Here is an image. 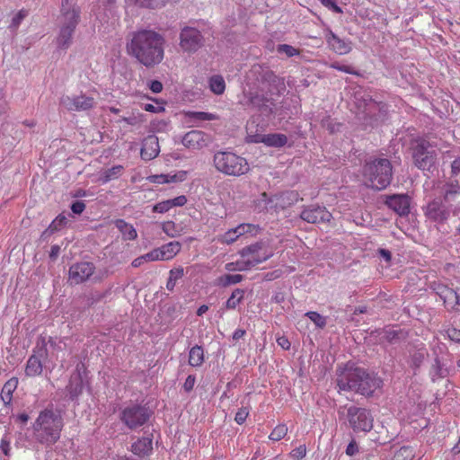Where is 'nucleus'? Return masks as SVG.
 Returning <instances> with one entry per match:
<instances>
[{"label":"nucleus","mask_w":460,"mask_h":460,"mask_svg":"<svg viewBox=\"0 0 460 460\" xmlns=\"http://www.w3.org/2000/svg\"><path fill=\"white\" fill-rule=\"evenodd\" d=\"M164 38L152 30H141L133 33L127 43L128 55L146 67H154L164 58Z\"/></svg>","instance_id":"f257e3e1"},{"label":"nucleus","mask_w":460,"mask_h":460,"mask_svg":"<svg viewBox=\"0 0 460 460\" xmlns=\"http://www.w3.org/2000/svg\"><path fill=\"white\" fill-rule=\"evenodd\" d=\"M382 383L376 375L367 373L360 367H354L350 364H346L337 370V385L340 391H352L370 396L381 387Z\"/></svg>","instance_id":"f03ea898"},{"label":"nucleus","mask_w":460,"mask_h":460,"mask_svg":"<svg viewBox=\"0 0 460 460\" xmlns=\"http://www.w3.org/2000/svg\"><path fill=\"white\" fill-rule=\"evenodd\" d=\"M63 427L61 414L53 408H46L40 411L32 424L34 438L41 445L52 446L59 440Z\"/></svg>","instance_id":"7ed1b4c3"},{"label":"nucleus","mask_w":460,"mask_h":460,"mask_svg":"<svg viewBox=\"0 0 460 460\" xmlns=\"http://www.w3.org/2000/svg\"><path fill=\"white\" fill-rule=\"evenodd\" d=\"M273 252L264 242H256L240 251V259L226 265L229 271L247 270L272 257Z\"/></svg>","instance_id":"20e7f679"},{"label":"nucleus","mask_w":460,"mask_h":460,"mask_svg":"<svg viewBox=\"0 0 460 460\" xmlns=\"http://www.w3.org/2000/svg\"><path fill=\"white\" fill-rule=\"evenodd\" d=\"M366 184L375 190H384L392 181L393 167L386 158H378L367 162L363 166Z\"/></svg>","instance_id":"39448f33"},{"label":"nucleus","mask_w":460,"mask_h":460,"mask_svg":"<svg viewBox=\"0 0 460 460\" xmlns=\"http://www.w3.org/2000/svg\"><path fill=\"white\" fill-rule=\"evenodd\" d=\"M214 164L217 171L230 176H241L250 170L246 159L233 152H217L214 155Z\"/></svg>","instance_id":"423d86ee"},{"label":"nucleus","mask_w":460,"mask_h":460,"mask_svg":"<svg viewBox=\"0 0 460 460\" xmlns=\"http://www.w3.org/2000/svg\"><path fill=\"white\" fill-rule=\"evenodd\" d=\"M80 21V9L73 7L70 11H60L59 33L57 45L61 49H66L72 43L73 34Z\"/></svg>","instance_id":"0eeeda50"},{"label":"nucleus","mask_w":460,"mask_h":460,"mask_svg":"<svg viewBox=\"0 0 460 460\" xmlns=\"http://www.w3.org/2000/svg\"><path fill=\"white\" fill-rule=\"evenodd\" d=\"M413 163L420 170H429L436 163L437 151L430 142L420 137L411 143Z\"/></svg>","instance_id":"6e6552de"},{"label":"nucleus","mask_w":460,"mask_h":460,"mask_svg":"<svg viewBox=\"0 0 460 460\" xmlns=\"http://www.w3.org/2000/svg\"><path fill=\"white\" fill-rule=\"evenodd\" d=\"M349 426L354 432H369L373 428L374 419L370 411L365 408L350 406L347 413Z\"/></svg>","instance_id":"1a4fd4ad"},{"label":"nucleus","mask_w":460,"mask_h":460,"mask_svg":"<svg viewBox=\"0 0 460 460\" xmlns=\"http://www.w3.org/2000/svg\"><path fill=\"white\" fill-rule=\"evenodd\" d=\"M150 411L141 405L125 407L120 413L121 421L130 429L143 426L150 418Z\"/></svg>","instance_id":"9d476101"},{"label":"nucleus","mask_w":460,"mask_h":460,"mask_svg":"<svg viewBox=\"0 0 460 460\" xmlns=\"http://www.w3.org/2000/svg\"><path fill=\"white\" fill-rule=\"evenodd\" d=\"M59 103L68 111H87L96 105L95 99L84 93L79 95H64L60 98Z\"/></svg>","instance_id":"9b49d317"},{"label":"nucleus","mask_w":460,"mask_h":460,"mask_svg":"<svg viewBox=\"0 0 460 460\" xmlns=\"http://www.w3.org/2000/svg\"><path fill=\"white\" fill-rule=\"evenodd\" d=\"M95 271L93 262L81 261L74 263L68 270V280L72 285H79L87 281Z\"/></svg>","instance_id":"f8f14e48"},{"label":"nucleus","mask_w":460,"mask_h":460,"mask_svg":"<svg viewBox=\"0 0 460 460\" xmlns=\"http://www.w3.org/2000/svg\"><path fill=\"white\" fill-rule=\"evenodd\" d=\"M300 217L310 224H320L330 222L332 215L324 207L310 205L302 210Z\"/></svg>","instance_id":"ddd939ff"},{"label":"nucleus","mask_w":460,"mask_h":460,"mask_svg":"<svg viewBox=\"0 0 460 460\" xmlns=\"http://www.w3.org/2000/svg\"><path fill=\"white\" fill-rule=\"evenodd\" d=\"M324 39L328 48L338 55L349 54L352 49L351 41L340 38L330 29L325 31Z\"/></svg>","instance_id":"4468645a"},{"label":"nucleus","mask_w":460,"mask_h":460,"mask_svg":"<svg viewBox=\"0 0 460 460\" xmlns=\"http://www.w3.org/2000/svg\"><path fill=\"white\" fill-rule=\"evenodd\" d=\"M180 39V46L184 51H196L199 47L200 32L197 28L185 27L181 32Z\"/></svg>","instance_id":"2eb2a0df"},{"label":"nucleus","mask_w":460,"mask_h":460,"mask_svg":"<svg viewBox=\"0 0 460 460\" xmlns=\"http://www.w3.org/2000/svg\"><path fill=\"white\" fill-rule=\"evenodd\" d=\"M247 139L252 143H263L272 147H282L288 143L287 136L280 133L248 136Z\"/></svg>","instance_id":"dca6fc26"},{"label":"nucleus","mask_w":460,"mask_h":460,"mask_svg":"<svg viewBox=\"0 0 460 460\" xmlns=\"http://www.w3.org/2000/svg\"><path fill=\"white\" fill-rule=\"evenodd\" d=\"M181 244L177 241L170 242L162 245L159 248L152 250L154 260L155 261H169L174 258L181 251Z\"/></svg>","instance_id":"f3484780"},{"label":"nucleus","mask_w":460,"mask_h":460,"mask_svg":"<svg viewBox=\"0 0 460 460\" xmlns=\"http://www.w3.org/2000/svg\"><path fill=\"white\" fill-rule=\"evenodd\" d=\"M425 215L430 220L443 222L447 219L449 211L440 199H434L427 205Z\"/></svg>","instance_id":"a211bd4d"},{"label":"nucleus","mask_w":460,"mask_h":460,"mask_svg":"<svg viewBox=\"0 0 460 460\" xmlns=\"http://www.w3.org/2000/svg\"><path fill=\"white\" fill-rule=\"evenodd\" d=\"M431 289L443 300L445 307L451 311L452 305L456 298L457 293L453 288L441 282L434 281L430 284Z\"/></svg>","instance_id":"6ab92c4d"},{"label":"nucleus","mask_w":460,"mask_h":460,"mask_svg":"<svg viewBox=\"0 0 460 460\" xmlns=\"http://www.w3.org/2000/svg\"><path fill=\"white\" fill-rule=\"evenodd\" d=\"M187 171H178L174 173L152 174L146 177V181L154 184L177 183L187 179Z\"/></svg>","instance_id":"aec40b11"},{"label":"nucleus","mask_w":460,"mask_h":460,"mask_svg":"<svg viewBox=\"0 0 460 460\" xmlns=\"http://www.w3.org/2000/svg\"><path fill=\"white\" fill-rule=\"evenodd\" d=\"M385 203L400 216L408 215L410 212V199L407 195L396 194L390 196Z\"/></svg>","instance_id":"412c9836"},{"label":"nucleus","mask_w":460,"mask_h":460,"mask_svg":"<svg viewBox=\"0 0 460 460\" xmlns=\"http://www.w3.org/2000/svg\"><path fill=\"white\" fill-rule=\"evenodd\" d=\"M159 151L158 138L155 136L151 135L144 139L140 151L142 159L150 161L158 155Z\"/></svg>","instance_id":"4be33fe9"},{"label":"nucleus","mask_w":460,"mask_h":460,"mask_svg":"<svg viewBox=\"0 0 460 460\" xmlns=\"http://www.w3.org/2000/svg\"><path fill=\"white\" fill-rule=\"evenodd\" d=\"M152 434L150 437H144L138 438L136 442L131 445V452L139 456L145 457L152 454L153 451V438Z\"/></svg>","instance_id":"5701e85b"},{"label":"nucleus","mask_w":460,"mask_h":460,"mask_svg":"<svg viewBox=\"0 0 460 460\" xmlns=\"http://www.w3.org/2000/svg\"><path fill=\"white\" fill-rule=\"evenodd\" d=\"M187 203V198L184 195L178 196L172 199L163 200L156 203L152 210L155 213H165L174 207H182Z\"/></svg>","instance_id":"b1692460"},{"label":"nucleus","mask_w":460,"mask_h":460,"mask_svg":"<svg viewBox=\"0 0 460 460\" xmlns=\"http://www.w3.org/2000/svg\"><path fill=\"white\" fill-rule=\"evenodd\" d=\"M43 371V365L40 358L32 354L29 357L26 367H25V375L30 377H34L40 376Z\"/></svg>","instance_id":"393cba45"},{"label":"nucleus","mask_w":460,"mask_h":460,"mask_svg":"<svg viewBox=\"0 0 460 460\" xmlns=\"http://www.w3.org/2000/svg\"><path fill=\"white\" fill-rule=\"evenodd\" d=\"M114 225L118 228V230L121 233L124 240L133 241V240L137 239V230L131 224H128V222H126L123 219H116L114 221Z\"/></svg>","instance_id":"a878e982"},{"label":"nucleus","mask_w":460,"mask_h":460,"mask_svg":"<svg viewBox=\"0 0 460 460\" xmlns=\"http://www.w3.org/2000/svg\"><path fill=\"white\" fill-rule=\"evenodd\" d=\"M68 220L67 217L63 215L59 214L48 226L46 230L43 231L41 237L47 238L50 235H52L54 233L60 231L62 228H64Z\"/></svg>","instance_id":"bb28decb"},{"label":"nucleus","mask_w":460,"mask_h":460,"mask_svg":"<svg viewBox=\"0 0 460 460\" xmlns=\"http://www.w3.org/2000/svg\"><path fill=\"white\" fill-rule=\"evenodd\" d=\"M17 385V378H11L4 385L0 396L4 404L11 403L13 394L15 391Z\"/></svg>","instance_id":"cd10ccee"},{"label":"nucleus","mask_w":460,"mask_h":460,"mask_svg":"<svg viewBox=\"0 0 460 460\" xmlns=\"http://www.w3.org/2000/svg\"><path fill=\"white\" fill-rule=\"evenodd\" d=\"M124 172L123 165H115L103 171L100 176L102 183H107L111 181L119 179Z\"/></svg>","instance_id":"c85d7f7f"},{"label":"nucleus","mask_w":460,"mask_h":460,"mask_svg":"<svg viewBox=\"0 0 460 460\" xmlns=\"http://www.w3.org/2000/svg\"><path fill=\"white\" fill-rule=\"evenodd\" d=\"M66 389L72 399H75L81 394L83 392V381L79 373L71 376Z\"/></svg>","instance_id":"c756f323"},{"label":"nucleus","mask_w":460,"mask_h":460,"mask_svg":"<svg viewBox=\"0 0 460 460\" xmlns=\"http://www.w3.org/2000/svg\"><path fill=\"white\" fill-rule=\"evenodd\" d=\"M237 234L245 237H252L256 236L260 234L261 228L259 225L255 224H249V223H243L238 225L236 227Z\"/></svg>","instance_id":"7c9ffc66"},{"label":"nucleus","mask_w":460,"mask_h":460,"mask_svg":"<svg viewBox=\"0 0 460 460\" xmlns=\"http://www.w3.org/2000/svg\"><path fill=\"white\" fill-rule=\"evenodd\" d=\"M209 89L215 94H223L226 90V83L222 75H216L209 78Z\"/></svg>","instance_id":"2f4dec72"},{"label":"nucleus","mask_w":460,"mask_h":460,"mask_svg":"<svg viewBox=\"0 0 460 460\" xmlns=\"http://www.w3.org/2000/svg\"><path fill=\"white\" fill-rule=\"evenodd\" d=\"M201 142V132L199 130H191L185 134L182 143L189 148H195L199 146Z\"/></svg>","instance_id":"473e14b6"},{"label":"nucleus","mask_w":460,"mask_h":460,"mask_svg":"<svg viewBox=\"0 0 460 460\" xmlns=\"http://www.w3.org/2000/svg\"><path fill=\"white\" fill-rule=\"evenodd\" d=\"M184 275V270L182 267L172 269L169 271V278L166 283V288L169 291H172L175 288L176 282L181 279Z\"/></svg>","instance_id":"72a5a7b5"},{"label":"nucleus","mask_w":460,"mask_h":460,"mask_svg":"<svg viewBox=\"0 0 460 460\" xmlns=\"http://www.w3.org/2000/svg\"><path fill=\"white\" fill-rule=\"evenodd\" d=\"M414 457L415 452L413 447L403 446L394 453L392 460H413Z\"/></svg>","instance_id":"f704fd0d"},{"label":"nucleus","mask_w":460,"mask_h":460,"mask_svg":"<svg viewBox=\"0 0 460 460\" xmlns=\"http://www.w3.org/2000/svg\"><path fill=\"white\" fill-rule=\"evenodd\" d=\"M288 431V428L285 423L278 424L269 435V438L274 442H278L287 436Z\"/></svg>","instance_id":"c9c22d12"},{"label":"nucleus","mask_w":460,"mask_h":460,"mask_svg":"<svg viewBox=\"0 0 460 460\" xmlns=\"http://www.w3.org/2000/svg\"><path fill=\"white\" fill-rule=\"evenodd\" d=\"M163 232L169 237H176L181 234V229L173 221H165L162 224Z\"/></svg>","instance_id":"e433bc0d"},{"label":"nucleus","mask_w":460,"mask_h":460,"mask_svg":"<svg viewBox=\"0 0 460 460\" xmlns=\"http://www.w3.org/2000/svg\"><path fill=\"white\" fill-rule=\"evenodd\" d=\"M244 292L242 289H235L231 296L226 301V307L228 309H234L243 298Z\"/></svg>","instance_id":"4c0bfd02"},{"label":"nucleus","mask_w":460,"mask_h":460,"mask_svg":"<svg viewBox=\"0 0 460 460\" xmlns=\"http://www.w3.org/2000/svg\"><path fill=\"white\" fill-rule=\"evenodd\" d=\"M189 363L192 367H199L201 365V347L195 346L190 349Z\"/></svg>","instance_id":"58836bf2"},{"label":"nucleus","mask_w":460,"mask_h":460,"mask_svg":"<svg viewBox=\"0 0 460 460\" xmlns=\"http://www.w3.org/2000/svg\"><path fill=\"white\" fill-rule=\"evenodd\" d=\"M238 238H240V235L237 234L236 228H232L226 231L224 234H222L219 238V240L223 243L230 244L235 242Z\"/></svg>","instance_id":"ea45409f"},{"label":"nucleus","mask_w":460,"mask_h":460,"mask_svg":"<svg viewBox=\"0 0 460 460\" xmlns=\"http://www.w3.org/2000/svg\"><path fill=\"white\" fill-rule=\"evenodd\" d=\"M305 316H307L319 328H323L326 325L325 318L317 312H307Z\"/></svg>","instance_id":"a19ab883"},{"label":"nucleus","mask_w":460,"mask_h":460,"mask_svg":"<svg viewBox=\"0 0 460 460\" xmlns=\"http://www.w3.org/2000/svg\"><path fill=\"white\" fill-rule=\"evenodd\" d=\"M28 15V11L25 9L20 10L12 19L10 28L17 30L23 19Z\"/></svg>","instance_id":"79ce46f5"},{"label":"nucleus","mask_w":460,"mask_h":460,"mask_svg":"<svg viewBox=\"0 0 460 460\" xmlns=\"http://www.w3.org/2000/svg\"><path fill=\"white\" fill-rule=\"evenodd\" d=\"M146 261H155L152 251L133 260V261L131 262V265L134 268H138L144 262H146Z\"/></svg>","instance_id":"37998d69"},{"label":"nucleus","mask_w":460,"mask_h":460,"mask_svg":"<svg viewBox=\"0 0 460 460\" xmlns=\"http://www.w3.org/2000/svg\"><path fill=\"white\" fill-rule=\"evenodd\" d=\"M278 52L285 53L288 57L299 55V50L288 44H280L278 46Z\"/></svg>","instance_id":"c03bdc74"},{"label":"nucleus","mask_w":460,"mask_h":460,"mask_svg":"<svg viewBox=\"0 0 460 460\" xmlns=\"http://www.w3.org/2000/svg\"><path fill=\"white\" fill-rule=\"evenodd\" d=\"M249 409L247 407H242L240 408L234 417V420L238 424H243L246 420L247 417L249 416Z\"/></svg>","instance_id":"a18cd8bd"},{"label":"nucleus","mask_w":460,"mask_h":460,"mask_svg":"<svg viewBox=\"0 0 460 460\" xmlns=\"http://www.w3.org/2000/svg\"><path fill=\"white\" fill-rule=\"evenodd\" d=\"M330 67L334 68L339 71H341V72H344L346 74L358 75L357 71H355L352 66H346V65H341L338 62L332 63L330 65Z\"/></svg>","instance_id":"49530a36"},{"label":"nucleus","mask_w":460,"mask_h":460,"mask_svg":"<svg viewBox=\"0 0 460 460\" xmlns=\"http://www.w3.org/2000/svg\"><path fill=\"white\" fill-rule=\"evenodd\" d=\"M306 455V447L305 445H300L299 447L294 448L290 452V456L294 459L300 460L304 458Z\"/></svg>","instance_id":"de8ad7c7"},{"label":"nucleus","mask_w":460,"mask_h":460,"mask_svg":"<svg viewBox=\"0 0 460 460\" xmlns=\"http://www.w3.org/2000/svg\"><path fill=\"white\" fill-rule=\"evenodd\" d=\"M323 5L335 13H342V9L335 3L334 0H319Z\"/></svg>","instance_id":"09e8293b"},{"label":"nucleus","mask_w":460,"mask_h":460,"mask_svg":"<svg viewBox=\"0 0 460 460\" xmlns=\"http://www.w3.org/2000/svg\"><path fill=\"white\" fill-rule=\"evenodd\" d=\"M447 337L455 342H460V330L455 327H450L446 331Z\"/></svg>","instance_id":"8fccbe9b"},{"label":"nucleus","mask_w":460,"mask_h":460,"mask_svg":"<svg viewBox=\"0 0 460 460\" xmlns=\"http://www.w3.org/2000/svg\"><path fill=\"white\" fill-rule=\"evenodd\" d=\"M84 209H85V203L84 201L77 200V201H75L74 203H72V205H71V210L75 214L80 215L84 212Z\"/></svg>","instance_id":"3c124183"},{"label":"nucleus","mask_w":460,"mask_h":460,"mask_svg":"<svg viewBox=\"0 0 460 460\" xmlns=\"http://www.w3.org/2000/svg\"><path fill=\"white\" fill-rule=\"evenodd\" d=\"M452 176H460V156L456 157L451 164Z\"/></svg>","instance_id":"603ef678"},{"label":"nucleus","mask_w":460,"mask_h":460,"mask_svg":"<svg viewBox=\"0 0 460 460\" xmlns=\"http://www.w3.org/2000/svg\"><path fill=\"white\" fill-rule=\"evenodd\" d=\"M357 453H358V447L355 440H351L347 446L346 454L349 456H353Z\"/></svg>","instance_id":"864d4df0"},{"label":"nucleus","mask_w":460,"mask_h":460,"mask_svg":"<svg viewBox=\"0 0 460 460\" xmlns=\"http://www.w3.org/2000/svg\"><path fill=\"white\" fill-rule=\"evenodd\" d=\"M149 89L154 93H159L163 91V84L158 80H153L149 83Z\"/></svg>","instance_id":"5fc2aeb1"},{"label":"nucleus","mask_w":460,"mask_h":460,"mask_svg":"<svg viewBox=\"0 0 460 460\" xmlns=\"http://www.w3.org/2000/svg\"><path fill=\"white\" fill-rule=\"evenodd\" d=\"M277 343L279 347H281L285 350H288L291 346L290 341L284 335L277 338Z\"/></svg>","instance_id":"6e6d98bb"},{"label":"nucleus","mask_w":460,"mask_h":460,"mask_svg":"<svg viewBox=\"0 0 460 460\" xmlns=\"http://www.w3.org/2000/svg\"><path fill=\"white\" fill-rule=\"evenodd\" d=\"M424 359V354L421 352L415 353L411 357V364L414 367H419Z\"/></svg>","instance_id":"4d7b16f0"},{"label":"nucleus","mask_w":460,"mask_h":460,"mask_svg":"<svg viewBox=\"0 0 460 460\" xmlns=\"http://www.w3.org/2000/svg\"><path fill=\"white\" fill-rule=\"evenodd\" d=\"M194 385H195V376H191L190 375L186 380H185V383L183 384V389L186 391V392H190L193 389L194 387Z\"/></svg>","instance_id":"13d9d810"},{"label":"nucleus","mask_w":460,"mask_h":460,"mask_svg":"<svg viewBox=\"0 0 460 460\" xmlns=\"http://www.w3.org/2000/svg\"><path fill=\"white\" fill-rule=\"evenodd\" d=\"M143 109L146 111H148V112H153V113H159L161 111H164V108L162 107V106H155L151 103H146L144 105Z\"/></svg>","instance_id":"bf43d9fd"},{"label":"nucleus","mask_w":460,"mask_h":460,"mask_svg":"<svg viewBox=\"0 0 460 460\" xmlns=\"http://www.w3.org/2000/svg\"><path fill=\"white\" fill-rule=\"evenodd\" d=\"M226 284H236V283H239L243 279V277L240 274L226 275Z\"/></svg>","instance_id":"052dcab7"},{"label":"nucleus","mask_w":460,"mask_h":460,"mask_svg":"<svg viewBox=\"0 0 460 460\" xmlns=\"http://www.w3.org/2000/svg\"><path fill=\"white\" fill-rule=\"evenodd\" d=\"M59 252H60V246L58 244L52 245L50 248V252H49L50 260L55 261L58 257Z\"/></svg>","instance_id":"680f3d73"},{"label":"nucleus","mask_w":460,"mask_h":460,"mask_svg":"<svg viewBox=\"0 0 460 460\" xmlns=\"http://www.w3.org/2000/svg\"><path fill=\"white\" fill-rule=\"evenodd\" d=\"M246 334L245 330L243 329H236L233 333V340L237 341L239 339H242Z\"/></svg>","instance_id":"e2e57ef3"},{"label":"nucleus","mask_w":460,"mask_h":460,"mask_svg":"<svg viewBox=\"0 0 460 460\" xmlns=\"http://www.w3.org/2000/svg\"><path fill=\"white\" fill-rule=\"evenodd\" d=\"M71 2L72 0H62L60 11H70L73 7H76L75 5H71Z\"/></svg>","instance_id":"0e129e2a"},{"label":"nucleus","mask_w":460,"mask_h":460,"mask_svg":"<svg viewBox=\"0 0 460 460\" xmlns=\"http://www.w3.org/2000/svg\"><path fill=\"white\" fill-rule=\"evenodd\" d=\"M0 448L4 452L5 456H8L9 450H10V444L5 439H2L0 442Z\"/></svg>","instance_id":"69168bd1"},{"label":"nucleus","mask_w":460,"mask_h":460,"mask_svg":"<svg viewBox=\"0 0 460 460\" xmlns=\"http://www.w3.org/2000/svg\"><path fill=\"white\" fill-rule=\"evenodd\" d=\"M378 253L386 261H390L392 259L391 252L385 249H379Z\"/></svg>","instance_id":"338daca9"},{"label":"nucleus","mask_w":460,"mask_h":460,"mask_svg":"<svg viewBox=\"0 0 460 460\" xmlns=\"http://www.w3.org/2000/svg\"><path fill=\"white\" fill-rule=\"evenodd\" d=\"M451 311L460 312V296L457 294L456 298L452 305Z\"/></svg>","instance_id":"774afa93"}]
</instances>
